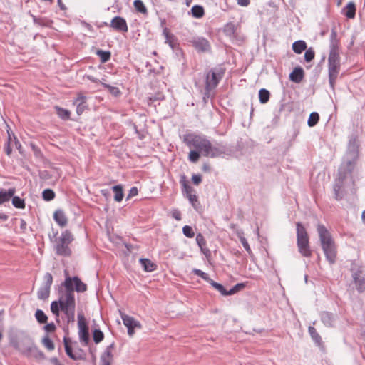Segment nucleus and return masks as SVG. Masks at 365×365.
<instances>
[{"mask_svg":"<svg viewBox=\"0 0 365 365\" xmlns=\"http://www.w3.org/2000/svg\"><path fill=\"white\" fill-rule=\"evenodd\" d=\"M317 230L326 259L330 264H334L336 261L337 256L336 246L334 240L330 232L324 225L318 224Z\"/></svg>","mask_w":365,"mask_h":365,"instance_id":"obj_1","label":"nucleus"},{"mask_svg":"<svg viewBox=\"0 0 365 365\" xmlns=\"http://www.w3.org/2000/svg\"><path fill=\"white\" fill-rule=\"evenodd\" d=\"M86 290L87 285L78 277L66 276L64 282L58 287V297H63L64 299L71 297L73 301H76L74 292H84Z\"/></svg>","mask_w":365,"mask_h":365,"instance_id":"obj_2","label":"nucleus"},{"mask_svg":"<svg viewBox=\"0 0 365 365\" xmlns=\"http://www.w3.org/2000/svg\"><path fill=\"white\" fill-rule=\"evenodd\" d=\"M76 301L69 297L64 299L58 297V300L51 303V311L57 317H59L60 311H62L67 319V322H73L75 320Z\"/></svg>","mask_w":365,"mask_h":365,"instance_id":"obj_3","label":"nucleus"},{"mask_svg":"<svg viewBox=\"0 0 365 365\" xmlns=\"http://www.w3.org/2000/svg\"><path fill=\"white\" fill-rule=\"evenodd\" d=\"M58 232H53V235H49L51 242L55 241L54 250L57 255L69 257L71 255V250L69 245L73 240V236L71 231L66 230L63 231L59 237H56Z\"/></svg>","mask_w":365,"mask_h":365,"instance_id":"obj_4","label":"nucleus"},{"mask_svg":"<svg viewBox=\"0 0 365 365\" xmlns=\"http://www.w3.org/2000/svg\"><path fill=\"white\" fill-rule=\"evenodd\" d=\"M226 69L222 64H219L205 73L206 93L215 89L223 78Z\"/></svg>","mask_w":365,"mask_h":365,"instance_id":"obj_5","label":"nucleus"},{"mask_svg":"<svg viewBox=\"0 0 365 365\" xmlns=\"http://www.w3.org/2000/svg\"><path fill=\"white\" fill-rule=\"evenodd\" d=\"M341 69V58L339 51H329L328 56V77L329 83L334 88L336 79Z\"/></svg>","mask_w":365,"mask_h":365,"instance_id":"obj_6","label":"nucleus"},{"mask_svg":"<svg viewBox=\"0 0 365 365\" xmlns=\"http://www.w3.org/2000/svg\"><path fill=\"white\" fill-rule=\"evenodd\" d=\"M184 141L189 147H193L195 150L201 152L203 156L207 153V149L210 148V141L203 135L187 134L184 136Z\"/></svg>","mask_w":365,"mask_h":365,"instance_id":"obj_7","label":"nucleus"},{"mask_svg":"<svg viewBox=\"0 0 365 365\" xmlns=\"http://www.w3.org/2000/svg\"><path fill=\"white\" fill-rule=\"evenodd\" d=\"M232 154V149L227 144L222 142H216L212 144L210 142V148L207 149V153L205 154V157L211 158H225L226 156H230Z\"/></svg>","mask_w":365,"mask_h":365,"instance_id":"obj_8","label":"nucleus"},{"mask_svg":"<svg viewBox=\"0 0 365 365\" xmlns=\"http://www.w3.org/2000/svg\"><path fill=\"white\" fill-rule=\"evenodd\" d=\"M358 158L345 155L339 170V178L345 180L354 171Z\"/></svg>","mask_w":365,"mask_h":365,"instance_id":"obj_9","label":"nucleus"},{"mask_svg":"<svg viewBox=\"0 0 365 365\" xmlns=\"http://www.w3.org/2000/svg\"><path fill=\"white\" fill-rule=\"evenodd\" d=\"M352 273V278L356 285L358 292L361 293L365 291V271L361 267L356 269V264L353 263L350 269Z\"/></svg>","mask_w":365,"mask_h":365,"instance_id":"obj_10","label":"nucleus"},{"mask_svg":"<svg viewBox=\"0 0 365 365\" xmlns=\"http://www.w3.org/2000/svg\"><path fill=\"white\" fill-rule=\"evenodd\" d=\"M78 336L81 343L87 346L90 341L89 328L82 314H78Z\"/></svg>","mask_w":365,"mask_h":365,"instance_id":"obj_11","label":"nucleus"},{"mask_svg":"<svg viewBox=\"0 0 365 365\" xmlns=\"http://www.w3.org/2000/svg\"><path fill=\"white\" fill-rule=\"evenodd\" d=\"M26 347L24 349V355L26 356H32L37 359H45V354L38 349L34 340L29 335H25Z\"/></svg>","mask_w":365,"mask_h":365,"instance_id":"obj_12","label":"nucleus"},{"mask_svg":"<svg viewBox=\"0 0 365 365\" xmlns=\"http://www.w3.org/2000/svg\"><path fill=\"white\" fill-rule=\"evenodd\" d=\"M180 183L182 186V192L185 193L186 197L189 200L194 209L198 210L200 207V202H198L197 196L195 194H192L194 190L186 182L185 176H182V179L180 180Z\"/></svg>","mask_w":365,"mask_h":365,"instance_id":"obj_13","label":"nucleus"},{"mask_svg":"<svg viewBox=\"0 0 365 365\" xmlns=\"http://www.w3.org/2000/svg\"><path fill=\"white\" fill-rule=\"evenodd\" d=\"M71 339L66 336L63 337V344L65 347V351L67 356L74 360H84L85 359V354L83 353V351L81 349H78V352L73 353V349L71 346L70 345Z\"/></svg>","mask_w":365,"mask_h":365,"instance_id":"obj_14","label":"nucleus"},{"mask_svg":"<svg viewBox=\"0 0 365 365\" xmlns=\"http://www.w3.org/2000/svg\"><path fill=\"white\" fill-rule=\"evenodd\" d=\"M190 42L198 52H207L210 50V44L208 40L205 37H194Z\"/></svg>","mask_w":365,"mask_h":365,"instance_id":"obj_15","label":"nucleus"},{"mask_svg":"<svg viewBox=\"0 0 365 365\" xmlns=\"http://www.w3.org/2000/svg\"><path fill=\"white\" fill-rule=\"evenodd\" d=\"M344 179L338 178L335 180L333 185L334 197L336 200H341L346 195V191L344 189Z\"/></svg>","mask_w":365,"mask_h":365,"instance_id":"obj_16","label":"nucleus"},{"mask_svg":"<svg viewBox=\"0 0 365 365\" xmlns=\"http://www.w3.org/2000/svg\"><path fill=\"white\" fill-rule=\"evenodd\" d=\"M320 319L327 327H334L338 319V316L330 312L323 311L319 314Z\"/></svg>","mask_w":365,"mask_h":365,"instance_id":"obj_17","label":"nucleus"},{"mask_svg":"<svg viewBox=\"0 0 365 365\" xmlns=\"http://www.w3.org/2000/svg\"><path fill=\"white\" fill-rule=\"evenodd\" d=\"M110 26L119 32H127L128 30L125 19L119 16H116L112 19Z\"/></svg>","mask_w":365,"mask_h":365,"instance_id":"obj_18","label":"nucleus"},{"mask_svg":"<svg viewBox=\"0 0 365 365\" xmlns=\"http://www.w3.org/2000/svg\"><path fill=\"white\" fill-rule=\"evenodd\" d=\"M297 245L299 252L306 257H309L312 255V251L309 247V238L297 239Z\"/></svg>","mask_w":365,"mask_h":365,"instance_id":"obj_19","label":"nucleus"},{"mask_svg":"<svg viewBox=\"0 0 365 365\" xmlns=\"http://www.w3.org/2000/svg\"><path fill=\"white\" fill-rule=\"evenodd\" d=\"M348 157L359 158V145L356 136L350 138L346 155Z\"/></svg>","mask_w":365,"mask_h":365,"instance_id":"obj_20","label":"nucleus"},{"mask_svg":"<svg viewBox=\"0 0 365 365\" xmlns=\"http://www.w3.org/2000/svg\"><path fill=\"white\" fill-rule=\"evenodd\" d=\"M115 346L114 342L108 346L100 357L101 365H111L113 359L112 350Z\"/></svg>","mask_w":365,"mask_h":365,"instance_id":"obj_21","label":"nucleus"},{"mask_svg":"<svg viewBox=\"0 0 365 365\" xmlns=\"http://www.w3.org/2000/svg\"><path fill=\"white\" fill-rule=\"evenodd\" d=\"M74 104H76V113L78 115H81L88 109L86 97L82 94L78 95V97L74 101Z\"/></svg>","mask_w":365,"mask_h":365,"instance_id":"obj_22","label":"nucleus"},{"mask_svg":"<svg viewBox=\"0 0 365 365\" xmlns=\"http://www.w3.org/2000/svg\"><path fill=\"white\" fill-rule=\"evenodd\" d=\"M289 79L291 81L299 83L304 77V71L300 66H297L289 73Z\"/></svg>","mask_w":365,"mask_h":365,"instance_id":"obj_23","label":"nucleus"},{"mask_svg":"<svg viewBox=\"0 0 365 365\" xmlns=\"http://www.w3.org/2000/svg\"><path fill=\"white\" fill-rule=\"evenodd\" d=\"M308 332L312 338V340L314 342L316 346L321 349L324 348L322 337L313 326H309Z\"/></svg>","mask_w":365,"mask_h":365,"instance_id":"obj_24","label":"nucleus"},{"mask_svg":"<svg viewBox=\"0 0 365 365\" xmlns=\"http://www.w3.org/2000/svg\"><path fill=\"white\" fill-rule=\"evenodd\" d=\"M53 220L61 227L66 226L68 219L62 210H57L53 214Z\"/></svg>","mask_w":365,"mask_h":365,"instance_id":"obj_25","label":"nucleus"},{"mask_svg":"<svg viewBox=\"0 0 365 365\" xmlns=\"http://www.w3.org/2000/svg\"><path fill=\"white\" fill-rule=\"evenodd\" d=\"M120 316L123 322L126 327H141L140 323L138 321L135 320L133 317H130L123 313L120 314Z\"/></svg>","mask_w":365,"mask_h":365,"instance_id":"obj_26","label":"nucleus"},{"mask_svg":"<svg viewBox=\"0 0 365 365\" xmlns=\"http://www.w3.org/2000/svg\"><path fill=\"white\" fill-rule=\"evenodd\" d=\"M339 39L335 28H332L329 39V51H339Z\"/></svg>","mask_w":365,"mask_h":365,"instance_id":"obj_27","label":"nucleus"},{"mask_svg":"<svg viewBox=\"0 0 365 365\" xmlns=\"http://www.w3.org/2000/svg\"><path fill=\"white\" fill-rule=\"evenodd\" d=\"M15 188H9L8 190H0V205L9 202L10 199L15 194Z\"/></svg>","mask_w":365,"mask_h":365,"instance_id":"obj_28","label":"nucleus"},{"mask_svg":"<svg viewBox=\"0 0 365 365\" xmlns=\"http://www.w3.org/2000/svg\"><path fill=\"white\" fill-rule=\"evenodd\" d=\"M139 262L144 271L150 272L157 269V265L147 258H140Z\"/></svg>","mask_w":365,"mask_h":365,"instance_id":"obj_29","label":"nucleus"},{"mask_svg":"<svg viewBox=\"0 0 365 365\" xmlns=\"http://www.w3.org/2000/svg\"><path fill=\"white\" fill-rule=\"evenodd\" d=\"M25 335H24L21 341H19L17 339H12L10 341L11 345L16 350L21 351L23 354H24V349L26 347V344L25 341Z\"/></svg>","mask_w":365,"mask_h":365,"instance_id":"obj_30","label":"nucleus"},{"mask_svg":"<svg viewBox=\"0 0 365 365\" xmlns=\"http://www.w3.org/2000/svg\"><path fill=\"white\" fill-rule=\"evenodd\" d=\"M237 236L238 237L241 244L242 245L245 250L247 252L249 255L252 254L251 248L249 245V243L246 238L244 237V232L242 230H238L236 232Z\"/></svg>","mask_w":365,"mask_h":365,"instance_id":"obj_31","label":"nucleus"},{"mask_svg":"<svg viewBox=\"0 0 365 365\" xmlns=\"http://www.w3.org/2000/svg\"><path fill=\"white\" fill-rule=\"evenodd\" d=\"M306 49H307V43L303 40L296 41L292 44V50L294 53H296L297 54L302 53Z\"/></svg>","mask_w":365,"mask_h":365,"instance_id":"obj_32","label":"nucleus"},{"mask_svg":"<svg viewBox=\"0 0 365 365\" xmlns=\"http://www.w3.org/2000/svg\"><path fill=\"white\" fill-rule=\"evenodd\" d=\"M112 190L113 191V192L115 194L114 195L115 201H116L118 202H121L124 197L123 186L121 185H114L112 187Z\"/></svg>","mask_w":365,"mask_h":365,"instance_id":"obj_33","label":"nucleus"},{"mask_svg":"<svg viewBox=\"0 0 365 365\" xmlns=\"http://www.w3.org/2000/svg\"><path fill=\"white\" fill-rule=\"evenodd\" d=\"M54 108L56 111V114L61 119H62L63 120H68L70 119L71 112L68 110L58 106H55Z\"/></svg>","mask_w":365,"mask_h":365,"instance_id":"obj_34","label":"nucleus"},{"mask_svg":"<svg viewBox=\"0 0 365 365\" xmlns=\"http://www.w3.org/2000/svg\"><path fill=\"white\" fill-rule=\"evenodd\" d=\"M191 14L193 17L200 19L205 15V9L202 6L194 5L190 10Z\"/></svg>","mask_w":365,"mask_h":365,"instance_id":"obj_35","label":"nucleus"},{"mask_svg":"<svg viewBox=\"0 0 365 365\" xmlns=\"http://www.w3.org/2000/svg\"><path fill=\"white\" fill-rule=\"evenodd\" d=\"M297 239L309 238L306 228L301 222H297Z\"/></svg>","mask_w":365,"mask_h":365,"instance_id":"obj_36","label":"nucleus"},{"mask_svg":"<svg viewBox=\"0 0 365 365\" xmlns=\"http://www.w3.org/2000/svg\"><path fill=\"white\" fill-rule=\"evenodd\" d=\"M209 284L215 288L216 290H217L223 296H230L229 290L227 291L225 287L218 282H215L213 279L210 280Z\"/></svg>","mask_w":365,"mask_h":365,"instance_id":"obj_37","label":"nucleus"},{"mask_svg":"<svg viewBox=\"0 0 365 365\" xmlns=\"http://www.w3.org/2000/svg\"><path fill=\"white\" fill-rule=\"evenodd\" d=\"M163 34L165 38V43H168L169 46L173 49L175 46V43H174L175 36L170 34L168 29L165 27L163 31Z\"/></svg>","mask_w":365,"mask_h":365,"instance_id":"obj_38","label":"nucleus"},{"mask_svg":"<svg viewBox=\"0 0 365 365\" xmlns=\"http://www.w3.org/2000/svg\"><path fill=\"white\" fill-rule=\"evenodd\" d=\"M96 54L101 58V63H106L110 59L111 53L109 51L97 49Z\"/></svg>","mask_w":365,"mask_h":365,"instance_id":"obj_39","label":"nucleus"},{"mask_svg":"<svg viewBox=\"0 0 365 365\" xmlns=\"http://www.w3.org/2000/svg\"><path fill=\"white\" fill-rule=\"evenodd\" d=\"M270 97L269 91L266 88H261L259 91V101L262 104L267 103Z\"/></svg>","mask_w":365,"mask_h":365,"instance_id":"obj_40","label":"nucleus"},{"mask_svg":"<svg viewBox=\"0 0 365 365\" xmlns=\"http://www.w3.org/2000/svg\"><path fill=\"white\" fill-rule=\"evenodd\" d=\"M346 11L345 13V16L349 19H353L356 15V5L354 2L351 1L347 4Z\"/></svg>","mask_w":365,"mask_h":365,"instance_id":"obj_41","label":"nucleus"},{"mask_svg":"<svg viewBox=\"0 0 365 365\" xmlns=\"http://www.w3.org/2000/svg\"><path fill=\"white\" fill-rule=\"evenodd\" d=\"M101 83L105 88L108 89L112 96L118 97L121 94L120 90L118 87L113 86L102 81H101Z\"/></svg>","mask_w":365,"mask_h":365,"instance_id":"obj_42","label":"nucleus"},{"mask_svg":"<svg viewBox=\"0 0 365 365\" xmlns=\"http://www.w3.org/2000/svg\"><path fill=\"white\" fill-rule=\"evenodd\" d=\"M135 9L143 14H148V9L141 0H135L133 2Z\"/></svg>","mask_w":365,"mask_h":365,"instance_id":"obj_43","label":"nucleus"},{"mask_svg":"<svg viewBox=\"0 0 365 365\" xmlns=\"http://www.w3.org/2000/svg\"><path fill=\"white\" fill-rule=\"evenodd\" d=\"M319 120V115L317 112H312L310 113L309 118L307 120V125L309 127L315 126Z\"/></svg>","mask_w":365,"mask_h":365,"instance_id":"obj_44","label":"nucleus"},{"mask_svg":"<svg viewBox=\"0 0 365 365\" xmlns=\"http://www.w3.org/2000/svg\"><path fill=\"white\" fill-rule=\"evenodd\" d=\"M50 289H51L41 286L37 292L38 298L42 300L48 299L50 294Z\"/></svg>","mask_w":365,"mask_h":365,"instance_id":"obj_45","label":"nucleus"},{"mask_svg":"<svg viewBox=\"0 0 365 365\" xmlns=\"http://www.w3.org/2000/svg\"><path fill=\"white\" fill-rule=\"evenodd\" d=\"M12 205L19 209H24L25 207V201L24 199L21 198L19 196H14L11 197Z\"/></svg>","mask_w":365,"mask_h":365,"instance_id":"obj_46","label":"nucleus"},{"mask_svg":"<svg viewBox=\"0 0 365 365\" xmlns=\"http://www.w3.org/2000/svg\"><path fill=\"white\" fill-rule=\"evenodd\" d=\"M164 99V95L161 92H157L154 94H151L148 98V103L149 105L153 104L156 101H160Z\"/></svg>","mask_w":365,"mask_h":365,"instance_id":"obj_47","label":"nucleus"},{"mask_svg":"<svg viewBox=\"0 0 365 365\" xmlns=\"http://www.w3.org/2000/svg\"><path fill=\"white\" fill-rule=\"evenodd\" d=\"M35 317L38 323L45 324L47 322L48 317L41 309H37L35 313Z\"/></svg>","mask_w":365,"mask_h":365,"instance_id":"obj_48","label":"nucleus"},{"mask_svg":"<svg viewBox=\"0 0 365 365\" xmlns=\"http://www.w3.org/2000/svg\"><path fill=\"white\" fill-rule=\"evenodd\" d=\"M104 339V334L99 329H95L93 331V339L96 344H99Z\"/></svg>","mask_w":365,"mask_h":365,"instance_id":"obj_49","label":"nucleus"},{"mask_svg":"<svg viewBox=\"0 0 365 365\" xmlns=\"http://www.w3.org/2000/svg\"><path fill=\"white\" fill-rule=\"evenodd\" d=\"M56 194L51 189H45L42 192V197L46 201H51L55 198Z\"/></svg>","mask_w":365,"mask_h":365,"instance_id":"obj_50","label":"nucleus"},{"mask_svg":"<svg viewBox=\"0 0 365 365\" xmlns=\"http://www.w3.org/2000/svg\"><path fill=\"white\" fill-rule=\"evenodd\" d=\"M53 284V277L49 272H46L43 276V282L41 286L51 289Z\"/></svg>","mask_w":365,"mask_h":365,"instance_id":"obj_51","label":"nucleus"},{"mask_svg":"<svg viewBox=\"0 0 365 365\" xmlns=\"http://www.w3.org/2000/svg\"><path fill=\"white\" fill-rule=\"evenodd\" d=\"M192 273L200 277H201L205 281L207 282L208 283L212 280V279L209 277L208 274L204 272L201 269H193Z\"/></svg>","mask_w":365,"mask_h":365,"instance_id":"obj_52","label":"nucleus"},{"mask_svg":"<svg viewBox=\"0 0 365 365\" xmlns=\"http://www.w3.org/2000/svg\"><path fill=\"white\" fill-rule=\"evenodd\" d=\"M315 56V52L312 47L305 50L304 60L306 62H311Z\"/></svg>","mask_w":365,"mask_h":365,"instance_id":"obj_53","label":"nucleus"},{"mask_svg":"<svg viewBox=\"0 0 365 365\" xmlns=\"http://www.w3.org/2000/svg\"><path fill=\"white\" fill-rule=\"evenodd\" d=\"M201 152L195 150H191L189 153L188 159L192 163H196L198 161L200 157Z\"/></svg>","mask_w":365,"mask_h":365,"instance_id":"obj_54","label":"nucleus"},{"mask_svg":"<svg viewBox=\"0 0 365 365\" xmlns=\"http://www.w3.org/2000/svg\"><path fill=\"white\" fill-rule=\"evenodd\" d=\"M235 32V26L232 23H227L224 27V33L227 36H232Z\"/></svg>","mask_w":365,"mask_h":365,"instance_id":"obj_55","label":"nucleus"},{"mask_svg":"<svg viewBox=\"0 0 365 365\" xmlns=\"http://www.w3.org/2000/svg\"><path fill=\"white\" fill-rule=\"evenodd\" d=\"M182 233L185 236L189 238H192L195 236V232L192 227L190 225H185L182 227Z\"/></svg>","mask_w":365,"mask_h":365,"instance_id":"obj_56","label":"nucleus"},{"mask_svg":"<svg viewBox=\"0 0 365 365\" xmlns=\"http://www.w3.org/2000/svg\"><path fill=\"white\" fill-rule=\"evenodd\" d=\"M195 240L199 247L207 246V241L202 233L197 234Z\"/></svg>","mask_w":365,"mask_h":365,"instance_id":"obj_57","label":"nucleus"},{"mask_svg":"<svg viewBox=\"0 0 365 365\" xmlns=\"http://www.w3.org/2000/svg\"><path fill=\"white\" fill-rule=\"evenodd\" d=\"M43 345L48 349V350H53L54 349V344L53 342V341L48 337V336H45L43 339V341H42Z\"/></svg>","mask_w":365,"mask_h":365,"instance_id":"obj_58","label":"nucleus"},{"mask_svg":"<svg viewBox=\"0 0 365 365\" xmlns=\"http://www.w3.org/2000/svg\"><path fill=\"white\" fill-rule=\"evenodd\" d=\"M245 284L244 283H237V284H235V286H233L230 290H229V293L230 295H232V294H235V293H237V292H239L240 290L242 289L243 288H245Z\"/></svg>","mask_w":365,"mask_h":365,"instance_id":"obj_59","label":"nucleus"},{"mask_svg":"<svg viewBox=\"0 0 365 365\" xmlns=\"http://www.w3.org/2000/svg\"><path fill=\"white\" fill-rule=\"evenodd\" d=\"M138 188L136 187H132L129 190V192L127 195L126 200H128L130 199L131 197L136 196L138 195Z\"/></svg>","mask_w":365,"mask_h":365,"instance_id":"obj_60","label":"nucleus"},{"mask_svg":"<svg viewBox=\"0 0 365 365\" xmlns=\"http://www.w3.org/2000/svg\"><path fill=\"white\" fill-rule=\"evenodd\" d=\"M32 19L35 24H38L42 26H46L47 25L45 24L44 20L41 18H38L34 15H32Z\"/></svg>","mask_w":365,"mask_h":365,"instance_id":"obj_61","label":"nucleus"},{"mask_svg":"<svg viewBox=\"0 0 365 365\" xmlns=\"http://www.w3.org/2000/svg\"><path fill=\"white\" fill-rule=\"evenodd\" d=\"M192 182L198 185L202 182V176L200 174H193L192 176Z\"/></svg>","mask_w":365,"mask_h":365,"instance_id":"obj_62","label":"nucleus"},{"mask_svg":"<svg viewBox=\"0 0 365 365\" xmlns=\"http://www.w3.org/2000/svg\"><path fill=\"white\" fill-rule=\"evenodd\" d=\"M46 332H53L56 330V326L53 322L46 324L43 327Z\"/></svg>","mask_w":365,"mask_h":365,"instance_id":"obj_63","label":"nucleus"},{"mask_svg":"<svg viewBox=\"0 0 365 365\" xmlns=\"http://www.w3.org/2000/svg\"><path fill=\"white\" fill-rule=\"evenodd\" d=\"M200 252L205 256V257L209 259L211 257V252L207 247V246L200 247Z\"/></svg>","mask_w":365,"mask_h":365,"instance_id":"obj_64","label":"nucleus"}]
</instances>
